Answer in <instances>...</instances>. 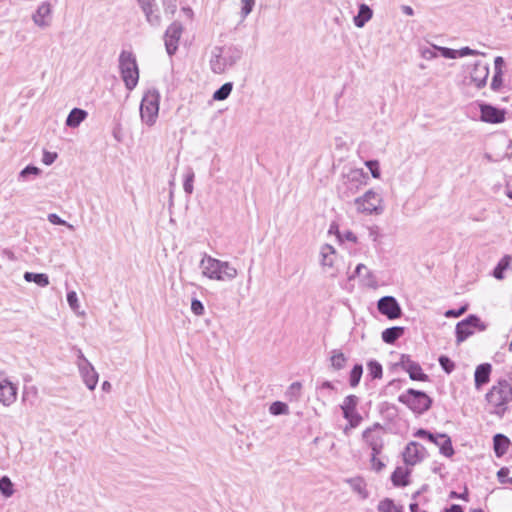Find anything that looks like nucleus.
Segmentation results:
<instances>
[{
	"label": "nucleus",
	"mask_w": 512,
	"mask_h": 512,
	"mask_svg": "<svg viewBox=\"0 0 512 512\" xmlns=\"http://www.w3.org/2000/svg\"><path fill=\"white\" fill-rule=\"evenodd\" d=\"M488 412L502 418L512 401V386L507 380L501 379L494 384L485 395Z\"/></svg>",
	"instance_id": "obj_1"
},
{
	"label": "nucleus",
	"mask_w": 512,
	"mask_h": 512,
	"mask_svg": "<svg viewBox=\"0 0 512 512\" xmlns=\"http://www.w3.org/2000/svg\"><path fill=\"white\" fill-rule=\"evenodd\" d=\"M199 266L202 269V275L211 280L232 281L238 275L237 269L229 262L213 258L206 253H204Z\"/></svg>",
	"instance_id": "obj_2"
},
{
	"label": "nucleus",
	"mask_w": 512,
	"mask_h": 512,
	"mask_svg": "<svg viewBox=\"0 0 512 512\" xmlns=\"http://www.w3.org/2000/svg\"><path fill=\"white\" fill-rule=\"evenodd\" d=\"M119 69L125 87L132 91L139 81V69L136 58L131 51L123 50L120 53Z\"/></svg>",
	"instance_id": "obj_3"
},
{
	"label": "nucleus",
	"mask_w": 512,
	"mask_h": 512,
	"mask_svg": "<svg viewBox=\"0 0 512 512\" xmlns=\"http://www.w3.org/2000/svg\"><path fill=\"white\" fill-rule=\"evenodd\" d=\"M160 93L157 89H149L142 97L140 103V117L144 124L151 127L158 118Z\"/></svg>",
	"instance_id": "obj_4"
},
{
	"label": "nucleus",
	"mask_w": 512,
	"mask_h": 512,
	"mask_svg": "<svg viewBox=\"0 0 512 512\" xmlns=\"http://www.w3.org/2000/svg\"><path fill=\"white\" fill-rule=\"evenodd\" d=\"M398 401L405 404L416 414L425 413L432 405V399L425 392L413 388L399 395Z\"/></svg>",
	"instance_id": "obj_5"
},
{
	"label": "nucleus",
	"mask_w": 512,
	"mask_h": 512,
	"mask_svg": "<svg viewBox=\"0 0 512 512\" xmlns=\"http://www.w3.org/2000/svg\"><path fill=\"white\" fill-rule=\"evenodd\" d=\"M486 329L487 325L482 322L477 315L470 314L456 324V342L457 344L464 342L468 337L474 334L475 330L485 331Z\"/></svg>",
	"instance_id": "obj_6"
},
{
	"label": "nucleus",
	"mask_w": 512,
	"mask_h": 512,
	"mask_svg": "<svg viewBox=\"0 0 512 512\" xmlns=\"http://www.w3.org/2000/svg\"><path fill=\"white\" fill-rule=\"evenodd\" d=\"M381 196L373 190H368L361 197L355 199L357 210L366 214L379 215L383 212Z\"/></svg>",
	"instance_id": "obj_7"
},
{
	"label": "nucleus",
	"mask_w": 512,
	"mask_h": 512,
	"mask_svg": "<svg viewBox=\"0 0 512 512\" xmlns=\"http://www.w3.org/2000/svg\"><path fill=\"white\" fill-rule=\"evenodd\" d=\"M77 366L87 388L89 390H94L98 383L99 376L93 365L86 359L81 350H79Z\"/></svg>",
	"instance_id": "obj_8"
},
{
	"label": "nucleus",
	"mask_w": 512,
	"mask_h": 512,
	"mask_svg": "<svg viewBox=\"0 0 512 512\" xmlns=\"http://www.w3.org/2000/svg\"><path fill=\"white\" fill-rule=\"evenodd\" d=\"M380 430H383L382 425L375 423L373 426L365 429L362 434L364 441L373 452V460H375V456H378L382 452L384 446L382 434L378 432Z\"/></svg>",
	"instance_id": "obj_9"
},
{
	"label": "nucleus",
	"mask_w": 512,
	"mask_h": 512,
	"mask_svg": "<svg viewBox=\"0 0 512 512\" xmlns=\"http://www.w3.org/2000/svg\"><path fill=\"white\" fill-rule=\"evenodd\" d=\"M358 401L359 399L357 396L348 395L345 397L343 404L341 405L343 417L348 420L349 425L352 428L357 427L362 421V416L356 411Z\"/></svg>",
	"instance_id": "obj_10"
},
{
	"label": "nucleus",
	"mask_w": 512,
	"mask_h": 512,
	"mask_svg": "<svg viewBox=\"0 0 512 512\" xmlns=\"http://www.w3.org/2000/svg\"><path fill=\"white\" fill-rule=\"evenodd\" d=\"M377 309L380 314L386 316L389 320L398 319L402 315L401 306L393 296L381 297L377 302Z\"/></svg>",
	"instance_id": "obj_11"
},
{
	"label": "nucleus",
	"mask_w": 512,
	"mask_h": 512,
	"mask_svg": "<svg viewBox=\"0 0 512 512\" xmlns=\"http://www.w3.org/2000/svg\"><path fill=\"white\" fill-rule=\"evenodd\" d=\"M183 32V26L180 22L174 21L166 29L164 39L167 53L172 56L178 48V42Z\"/></svg>",
	"instance_id": "obj_12"
},
{
	"label": "nucleus",
	"mask_w": 512,
	"mask_h": 512,
	"mask_svg": "<svg viewBox=\"0 0 512 512\" xmlns=\"http://www.w3.org/2000/svg\"><path fill=\"white\" fill-rule=\"evenodd\" d=\"M478 105L481 113V121L491 124H499L505 121V109H499L491 104L484 102H481Z\"/></svg>",
	"instance_id": "obj_13"
},
{
	"label": "nucleus",
	"mask_w": 512,
	"mask_h": 512,
	"mask_svg": "<svg viewBox=\"0 0 512 512\" xmlns=\"http://www.w3.org/2000/svg\"><path fill=\"white\" fill-rule=\"evenodd\" d=\"M424 447L415 441H411L407 444L403 452V460L407 465H415L424 458Z\"/></svg>",
	"instance_id": "obj_14"
},
{
	"label": "nucleus",
	"mask_w": 512,
	"mask_h": 512,
	"mask_svg": "<svg viewBox=\"0 0 512 512\" xmlns=\"http://www.w3.org/2000/svg\"><path fill=\"white\" fill-rule=\"evenodd\" d=\"M17 399V387L9 379H0V403L11 406Z\"/></svg>",
	"instance_id": "obj_15"
},
{
	"label": "nucleus",
	"mask_w": 512,
	"mask_h": 512,
	"mask_svg": "<svg viewBox=\"0 0 512 512\" xmlns=\"http://www.w3.org/2000/svg\"><path fill=\"white\" fill-rule=\"evenodd\" d=\"M489 75V66L483 61H475L472 71L470 72L471 81L475 83L477 88H483L486 85Z\"/></svg>",
	"instance_id": "obj_16"
},
{
	"label": "nucleus",
	"mask_w": 512,
	"mask_h": 512,
	"mask_svg": "<svg viewBox=\"0 0 512 512\" xmlns=\"http://www.w3.org/2000/svg\"><path fill=\"white\" fill-rule=\"evenodd\" d=\"M140 7L145 14L147 22L151 26L158 27L161 24V17L155 0H138Z\"/></svg>",
	"instance_id": "obj_17"
},
{
	"label": "nucleus",
	"mask_w": 512,
	"mask_h": 512,
	"mask_svg": "<svg viewBox=\"0 0 512 512\" xmlns=\"http://www.w3.org/2000/svg\"><path fill=\"white\" fill-rule=\"evenodd\" d=\"M492 366L490 363H482L478 365L474 373V382L476 389H480L483 385L490 381Z\"/></svg>",
	"instance_id": "obj_18"
},
{
	"label": "nucleus",
	"mask_w": 512,
	"mask_h": 512,
	"mask_svg": "<svg viewBox=\"0 0 512 512\" xmlns=\"http://www.w3.org/2000/svg\"><path fill=\"white\" fill-rule=\"evenodd\" d=\"M222 53V47H215L213 50L212 59L210 61L212 71L217 74H221L227 68L231 67L229 64H226V61L223 59L224 56L222 55Z\"/></svg>",
	"instance_id": "obj_19"
},
{
	"label": "nucleus",
	"mask_w": 512,
	"mask_h": 512,
	"mask_svg": "<svg viewBox=\"0 0 512 512\" xmlns=\"http://www.w3.org/2000/svg\"><path fill=\"white\" fill-rule=\"evenodd\" d=\"M511 442L510 439L501 433L494 435L493 437V449L497 457H502L508 451Z\"/></svg>",
	"instance_id": "obj_20"
},
{
	"label": "nucleus",
	"mask_w": 512,
	"mask_h": 512,
	"mask_svg": "<svg viewBox=\"0 0 512 512\" xmlns=\"http://www.w3.org/2000/svg\"><path fill=\"white\" fill-rule=\"evenodd\" d=\"M51 14V5L43 2L33 14V21L39 27H47L49 23L45 20Z\"/></svg>",
	"instance_id": "obj_21"
},
{
	"label": "nucleus",
	"mask_w": 512,
	"mask_h": 512,
	"mask_svg": "<svg viewBox=\"0 0 512 512\" xmlns=\"http://www.w3.org/2000/svg\"><path fill=\"white\" fill-rule=\"evenodd\" d=\"M346 482L350 485L353 492L358 494L361 499L364 500V499L368 498L369 493L366 488L367 484L362 477L357 476V477L349 478V479H346Z\"/></svg>",
	"instance_id": "obj_22"
},
{
	"label": "nucleus",
	"mask_w": 512,
	"mask_h": 512,
	"mask_svg": "<svg viewBox=\"0 0 512 512\" xmlns=\"http://www.w3.org/2000/svg\"><path fill=\"white\" fill-rule=\"evenodd\" d=\"M88 116L87 111L81 108H73L66 118V126L77 128Z\"/></svg>",
	"instance_id": "obj_23"
},
{
	"label": "nucleus",
	"mask_w": 512,
	"mask_h": 512,
	"mask_svg": "<svg viewBox=\"0 0 512 512\" xmlns=\"http://www.w3.org/2000/svg\"><path fill=\"white\" fill-rule=\"evenodd\" d=\"M243 51L241 48L237 46H229L227 48H223L222 55L224 56V60L226 64H229L231 67L234 66L242 57Z\"/></svg>",
	"instance_id": "obj_24"
},
{
	"label": "nucleus",
	"mask_w": 512,
	"mask_h": 512,
	"mask_svg": "<svg viewBox=\"0 0 512 512\" xmlns=\"http://www.w3.org/2000/svg\"><path fill=\"white\" fill-rule=\"evenodd\" d=\"M372 15V9L366 4H361L358 14L354 17L355 26L362 28L372 18Z\"/></svg>",
	"instance_id": "obj_25"
},
{
	"label": "nucleus",
	"mask_w": 512,
	"mask_h": 512,
	"mask_svg": "<svg viewBox=\"0 0 512 512\" xmlns=\"http://www.w3.org/2000/svg\"><path fill=\"white\" fill-rule=\"evenodd\" d=\"M409 474L410 471L407 469H403L402 467H397L391 475V481L396 487H405L409 484Z\"/></svg>",
	"instance_id": "obj_26"
},
{
	"label": "nucleus",
	"mask_w": 512,
	"mask_h": 512,
	"mask_svg": "<svg viewBox=\"0 0 512 512\" xmlns=\"http://www.w3.org/2000/svg\"><path fill=\"white\" fill-rule=\"evenodd\" d=\"M404 334V328L400 326H394L386 328L382 332V340L387 344H394Z\"/></svg>",
	"instance_id": "obj_27"
},
{
	"label": "nucleus",
	"mask_w": 512,
	"mask_h": 512,
	"mask_svg": "<svg viewBox=\"0 0 512 512\" xmlns=\"http://www.w3.org/2000/svg\"><path fill=\"white\" fill-rule=\"evenodd\" d=\"M336 253L334 247L330 244H325L321 247V265L323 267L333 266V255Z\"/></svg>",
	"instance_id": "obj_28"
},
{
	"label": "nucleus",
	"mask_w": 512,
	"mask_h": 512,
	"mask_svg": "<svg viewBox=\"0 0 512 512\" xmlns=\"http://www.w3.org/2000/svg\"><path fill=\"white\" fill-rule=\"evenodd\" d=\"M23 277L25 281L34 282L40 287H46L49 285V277L45 273L25 272Z\"/></svg>",
	"instance_id": "obj_29"
},
{
	"label": "nucleus",
	"mask_w": 512,
	"mask_h": 512,
	"mask_svg": "<svg viewBox=\"0 0 512 512\" xmlns=\"http://www.w3.org/2000/svg\"><path fill=\"white\" fill-rule=\"evenodd\" d=\"M330 362L332 368L338 371L345 367L347 358L343 352L338 349H334L331 352Z\"/></svg>",
	"instance_id": "obj_30"
},
{
	"label": "nucleus",
	"mask_w": 512,
	"mask_h": 512,
	"mask_svg": "<svg viewBox=\"0 0 512 512\" xmlns=\"http://www.w3.org/2000/svg\"><path fill=\"white\" fill-rule=\"evenodd\" d=\"M441 442L439 443L440 453L446 457H451L454 454L452 441L447 434H439Z\"/></svg>",
	"instance_id": "obj_31"
},
{
	"label": "nucleus",
	"mask_w": 512,
	"mask_h": 512,
	"mask_svg": "<svg viewBox=\"0 0 512 512\" xmlns=\"http://www.w3.org/2000/svg\"><path fill=\"white\" fill-rule=\"evenodd\" d=\"M407 373L411 380L416 381H428L429 376L423 372L420 364L416 362L410 369H408Z\"/></svg>",
	"instance_id": "obj_32"
},
{
	"label": "nucleus",
	"mask_w": 512,
	"mask_h": 512,
	"mask_svg": "<svg viewBox=\"0 0 512 512\" xmlns=\"http://www.w3.org/2000/svg\"><path fill=\"white\" fill-rule=\"evenodd\" d=\"M233 89V84L231 82L224 83L220 88H218L213 94V100L223 101L229 97Z\"/></svg>",
	"instance_id": "obj_33"
},
{
	"label": "nucleus",
	"mask_w": 512,
	"mask_h": 512,
	"mask_svg": "<svg viewBox=\"0 0 512 512\" xmlns=\"http://www.w3.org/2000/svg\"><path fill=\"white\" fill-rule=\"evenodd\" d=\"M510 260H511V257L506 255L504 256L500 261L499 263L497 264V266L494 268V271H493V276L498 279V280H502L504 278V271L508 268V266L510 265Z\"/></svg>",
	"instance_id": "obj_34"
},
{
	"label": "nucleus",
	"mask_w": 512,
	"mask_h": 512,
	"mask_svg": "<svg viewBox=\"0 0 512 512\" xmlns=\"http://www.w3.org/2000/svg\"><path fill=\"white\" fill-rule=\"evenodd\" d=\"M0 492L6 498H9L13 495V483L8 476H2L0 478Z\"/></svg>",
	"instance_id": "obj_35"
},
{
	"label": "nucleus",
	"mask_w": 512,
	"mask_h": 512,
	"mask_svg": "<svg viewBox=\"0 0 512 512\" xmlns=\"http://www.w3.org/2000/svg\"><path fill=\"white\" fill-rule=\"evenodd\" d=\"M367 368H368V371H369V375L373 379H381L382 378L383 369H382V365L378 361L370 360L367 363Z\"/></svg>",
	"instance_id": "obj_36"
},
{
	"label": "nucleus",
	"mask_w": 512,
	"mask_h": 512,
	"mask_svg": "<svg viewBox=\"0 0 512 512\" xmlns=\"http://www.w3.org/2000/svg\"><path fill=\"white\" fill-rule=\"evenodd\" d=\"M269 412L275 416L286 415L289 413V407L284 402L275 401L270 405Z\"/></svg>",
	"instance_id": "obj_37"
},
{
	"label": "nucleus",
	"mask_w": 512,
	"mask_h": 512,
	"mask_svg": "<svg viewBox=\"0 0 512 512\" xmlns=\"http://www.w3.org/2000/svg\"><path fill=\"white\" fill-rule=\"evenodd\" d=\"M363 367L361 364H355L350 372L349 383L352 387H356L362 377Z\"/></svg>",
	"instance_id": "obj_38"
},
{
	"label": "nucleus",
	"mask_w": 512,
	"mask_h": 512,
	"mask_svg": "<svg viewBox=\"0 0 512 512\" xmlns=\"http://www.w3.org/2000/svg\"><path fill=\"white\" fill-rule=\"evenodd\" d=\"M378 511L379 512H402V510L394 504L393 500H391L389 498H386L379 502Z\"/></svg>",
	"instance_id": "obj_39"
},
{
	"label": "nucleus",
	"mask_w": 512,
	"mask_h": 512,
	"mask_svg": "<svg viewBox=\"0 0 512 512\" xmlns=\"http://www.w3.org/2000/svg\"><path fill=\"white\" fill-rule=\"evenodd\" d=\"M415 436L420 437V438H426L427 440L436 444L437 446L441 442L439 434H433L425 429L417 430V432L415 433Z\"/></svg>",
	"instance_id": "obj_40"
},
{
	"label": "nucleus",
	"mask_w": 512,
	"mask_h": 512,
	"mask_svg": "<svg viewBox=\"0 0 512 512\" xmlns=\"http://www.w3.org/2000/svg\"><path fill=\"white\" fill-rule=\"evenodd\" d=\"M438 362H439V365L441 366V368L447 374H450L455 368L454 362L449 357H447L445 355H441L438 359Z\"/></svg>",
	"instance_id": "obj_41"
},
{
	"label": "nucleus",
	"mask_w": 512,
	"mask_h": 512,
	"mask_svg": "<svg viewBox=\"0 0 512 512\" xmlns=\"http://www.w3.org/2000/svg\"><path fill=\"white\" fill-rule=\"evenodd\" d=\"M194 172L192 169H189V171L187 172L186 176H185V179H184V183H183V189L184 191L187 193V194H192L193 193V181H194Z\"/></svg>",
	"instance_id": "obj_42"
},
{
	"label": "nucleus",
	"mask_w": 512,
	"mask_h": 512,
	"mask_svg": "<svg viewBox=\"0 0 512 512\" xmlns=\"http://www.w3.org/2000/svg\"><path fill=\"white\" fill-rule=\"evenodd\" d=\"M48 221L53 225H63L66 226L70 230H74V226L69 224L65 220L61 219L57 214L50 213L48 214Z\"/></svg>",
	"instance_id": "obj_43"
},
{
	"label": "nucleus",
	"mask_w": 512,
	"mask_h": 512,
	"mask_svg": "<svg viewBox=\"0 0 512 512\" xmlns=\"http://www.w3.org/2000/svg\"><path fill=\"white\" fill-rule=\"evenodd\" d=\"M241 17L245 19L253 10L255 0H241Z\"/></svg>",
	"instance_id": "obj_44"
},
{
	"label": "nucleus",
	"mask_w": 512,
	"mask_h": 512,
	"mask_svg": "<svg viewBox=\"0 0 512 512\" xmlns=\"http://www.w3.org/2000/svg\"><path fill=\"white\" fill-rule=\"evenodd\" d=\"M365 165L370 170L373 178H380V168L377 160H368L365 162Z\"/></svg>",
	"instance_id": "obj_45"
},
{
	"label": "nucleus",
	"mask_w": 512,
	"mask_h": 512,
	"mask_svg": "<svg viewBox=\"0 0 512 512\" xmlns=\"http://www.w3.org/2000/svg\"><path fill=\"white\" fill-rule=\"evenodd\" d=\"M191 311L196 315V316H202L205 312V308H204V305L203 303L196 299V298H193L192 301H191Z\"/></svg>",
	"instance_id": "obj_46"
},
{
	"label": "nucleus",
	"mask_w": 512,
	"mask_h": 512,
	"mask_svg": "<svg viewBox=\"0 0 512 512\" xmlns=\"http://www.w3.org/2000/svg\"><path fill=\"white\" fill-rule=\"evenodd\" d=\"M40 172H41V170L38 167L33 166V165H28L24 169L21 170V172L19 173V177L25 179L29 175H39Z\"/></svg>",
	"instance_id": "obj_47"
},
{
	"label": "nucleus",
	"mask_w": 512,
	"mask_h": 512,
	"mask_svg": "<svg viewBox=\"0 0 512 512\" xmlns=\"http://www.w3.org/2000/svg\"><path fill=\"white\" fill-rule=\"evenodd\" d=\"M415 363L416 362L413 361L409 355L402 354L397 365L407 372L408 369H410V367H412Z\"/></svg>",
	"instance_id": "obj_48"
},
{
	"label": "nucleus",
	"mask_w": 512,
	"mask_h": 512,
	"mask_svg": "<svg viewBox=\"0 0 512 512\" xmlns=\"http://www.w3.org/2000/svg\"><path fill=\"white\" fill-rule=\"evenodd\" d=\"M67 302L72 310L76 311L79 308L78 297L75 291L67 293Z\"/></svg>",
	"instance_id": "obj_49"
},
{
	"label": "nucleus",
	"mask_w": 512,
	"mask_h": 512,
	"mask_svg": "<svg viewBox=\"0 0 512 512\" xmlns=\"http://www.w3.org/2000/svg\"><path fill=\"white\" fill-rule=\"evenodd\" d=\"M502 82V70L495 71L491 81V89L494 91L498 90L501 87Z\"/></svg>",
	"instance_id": "obj_50"
},
{
	"label": "nucleus",
	"mask_w": 512,
	"mask_h": 512,
	"mask_svg": "<svg viewBox=\"0 0 512 512\" xmlns=\"http://www.w3.org/2000/svg\"><path fill=\"white\" fill-rule=\"evenodd\" d=\"M177 0L162 1L164 12L169 15H173L177 9Z\"/></svg>",
	"instance_id": "obj_51"
},
{
	"label": "nucleus",
	"mask_w": 512,
	"mask_h": 512,
	"mask_svg": "<svg viewBox=\"0 0 512 512\" xmlns=\"http://www.w3.org/2000/svg\"><path fill=\"white\" fill-rule=\"evenodd\" d=\"M437 49L441 52L442 56L448 59H455L458 57L457 50L447 48V47H437Z\"/></svg>",
	"instance_id": "obj_52"
},
{
	"label": "nucleus",
	"mask_w": 512,
	"mask_h": 512,
	"mask_svg": "<svg viewBox=\"0 0 512 512\" xmlns=\"http://www.w3.org/2000/svg\"><path fill=\"white\" fill-rule=\"evenodd\" d=\"M57 159V153L55 152H49V151H44L43 153V157H42V162L45 164V165H51L55 162V160Z\"/></svg>",
	"instance_id": "obj_53"
},
{
	"label": "nucleus",
	"mask_w": 512,
	"mask_h": 512,
	"mask_svg": "<svg viewBox=\"0 0 512 512\" xmlns=\"http://www.w3.org/2000/svg\"><path fill=\"white\" fill-rule=\"evenodd\" d=\"M509 475V468L507 467H502L498 470L497 472V478H498V481L501 483V484H505V483H508L507 479H509L510 477H508Z\"/></svg>",
	"instance_id": "obj_54"
},
{
	"label": "nucleus",
	"mask_w": 512,
	"mask_h": 512,
	"mask_svg": "<svg viewBox=\"0 0 512 512\" xmlns=\"http://www.w3.org/2000/svg\"><path fill=\"white\" fill-rule=\"evenodd\" d=\"M363 277H364L365 284L367 286H370V287H375L376 286L377 281H376V278H375V276L373 275V273L371 271L367 270Z\"/></svg>",
	"instance_id": "obj_55"
},
{
	"label": "nucleus",
	"mask_w": 512,
	"mask_h": 512,
	"mask_svg": "<svg viewBox=\"0 0 512 512\" xmlns=\"http://www.w3.org/2000/svg\"><path fill=\"white\" fill-rule=\"evenodd\" d=\"M457 53H458V57H465V56H469V55L481 54L479 51L473 50L469 47H462L461 49L457 50Z\"/></svg>",
	"instance_id": "obj_56"
},
{
	"label": "nucleus",
	"mask_w": 512,
	"mask_h": 512,
	"mask_svg": "<svg viewBox=\"0 0 512 512\" xmlns=\"http://www.w3.org/2000/svg\"><path fill=\"white\" fill-rule=\"evenodd\" d=\"M371 464L374 470L377 472L381 471L385 467V464L380 459H378L377 456H375V460H373V453L371 454Z\"/></svg>",
	"instance_id": "obj_57"
},
{
	"label": "nucleus",
	"mask_w": 512,
	"mask_h": 512,
	"mask_svg": "<svg viewBox=\"0 0 512 512\" xmlns=\"http://www.w3.org/2000/svg\"><path fill=\"white\" fill-rule=\"evenodd\" d=\"M466 309H467L466 306H462L458 310H448L445 313V315L447 317H459L460 315H462L466 311Z\"/></svg>",
	"instance_id": "obj_58"
},
{
	"label": "nucleus",
	"mask_w": 512,
	"mask_h": 512,
	"mask_svg": "<svg viewBox=\"0 0 512 512\" xmlns=\"http://www.w3.org/2000/svg\"><path fill=\"white\" fill-rule=\"evenodd\" d=\"M449 497L452 499L459 498V499H463V500L467 501L468 500L467 489L463 493H460V494L455 491H451Z\"/></svg>",
	"instance_id": "obj_59"
},
{
	"label": "nucleus",
	"mask_w": 512,
	"mask_h": 512,
	"mask_svg": "<svg viewBox=\"0 0 512 512\" xmlns=\"http://www.w3.org/2000/svg\"><path fill=\"white\" fill-rule=\"evenodd\" d=\"M301 383L300 382H293L289 387V392L293 395H298L301 390Z\"/></svg>",
	"instance_id": "obj_60"
},
{
	"label": "nucleus",
	"mask_w": 512,
	"mask_h": 512,
	"mask_svg": "<svg viewBox=\"0 0 512 512\" xmlns=\"http://www.w3.org/2000/svg\"><path fill=\"white\" fill-rule=\"evenodd\" d=\"M368 270V268L364 265V264H358L356 269H355V275L361 277V276H364V272L366 273V271Z\"/></svg>",
	"instance_id": "obj_61"
},
{
	"label": "nucleus",
	"mask_w": 512,
	"mask_h": 512,
	"mask_svg": "<svg viewBox=\"0 0 512 512\" xmlns=\"http://www.w3.org/2000/svg\"><path fill=\"white\" fill-rule=\"evenodd\" d=\"M343 237L350 241V242H353V243H356L357 242V237L355 236V234L351 231H346L344 234H343Z\"/></svg>",
	"instance_id": "obj_62"
},
{
	"label": "nucleus",
	"mask_w": 512,
	"mask_h": 512,
	"mask_svg": "<svg viewBox=\"0 0 512 512\" xmlns=\"http://www.w3.org/2000/svg\"><path fill=\"white\" fill-rule=\"evenodd\" d=\"M503 64H504V59L501 56H497L494 60L495 71L501 70Z\"/></svg>",
	"instance_id": "obj_63"
},
{
	"label": "nucleus",
	"mask_w": 512,
	"mask_h": 512,
	"mask_svg": "<svg viewBox=\"0 0 512 512\" xmlns=\"http://www.w3.org/2000/svg\"><path fill=\"white\" fill-rule=\"evenodd\" d=\"M444 512H464L458 504H452L449 508H445Z\"/></svg>",
	"instance_id": "obj_64"
}]
</instances>
